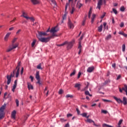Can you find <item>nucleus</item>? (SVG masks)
Returning a JSON list of instances; mask_svg holds the SVG:
<instances>
[{"mask_svg":"<svg viewBox=\"0 0 127 127\" xmlns=\"http://www.w3.org/2000/svg\"><path fill=\"white\" fill-rule=\"evenodd\" d=\"M59 31V28H58V26H56L52 28V29L50 30V33L51 34V36L47 37L38 36V39H39V41H41V42H48V41H49L51 38H54V37H57V36H58V35H57L56 32Z\"/></svg>","mask_w":127,"mask_h":127,"instance_id":"f257e3e1","label":"nucleus"},{"mask_svg":"<svg viewBox=\"0 0 127 127\" xmlns=\"http://www.w3.org/2000/svg\"><path fill=\"white\" fill-rule=\"evenodd\" d=\"M70 3H71V8L69 9V12L70 14H73L76 11V8L74 7L75 4H74L73 0H68V2L66 3L65 10H67V7L70 5Z\"/></svg>","mask_w":127,"mask_h":127,"instance_id":"f03ea898","label":"nucleus"},{"mask_svg":"<svg viewBox=\"0 0 127 127\" xmlns=\"http://www.w3.org/2000/svg\"><path fill=\"white\" fill-rule=\"evenodd\" d=\"M67 45V49H71L73 47V45L75 44V40H72L71 42H65L62 44L58 45V46H64V45Z\"/></svg>","mask_w":127,"mask_h":127,"instance_id":"7ed1b4c3","label":"nucleus"},{"mask_svg":"<svg viewBox=\"0 0 127 127\" xmlns=\"http://www.w3.org/2000/svg\"><path fill=\"white\" fill-rule=\"evenodd\" d=\"M21 16L25 18L26 20H30V21L32 22L34 21V18H33V17L28 16V15L26 12L23 11Z\"/></svg>","mask_w":127,"mask_h":127,"instance_id":"20e7f679","label":"nucleus"},{"mask_svg":"<svg viewBox=\"0 0 127 127\" xmlns=\"http://www.w3.org/2000/svg\"><path fill=\"white\" fill-rule=\"evenodd\" d=\"M6 107V104H4L2 107L0 108V120L3 119L4 117V110Z\"/></svg>","mask_w":127,"mask_h":127,"instance_id":"39448f33","label":"nucleus"},{"mask_svg":"<svg viewBox=\"0 0 127 127\" xmlns=\"http://www.w3.org/2000/svg\"><path fill=\"white\" fill-rule=\"evenodd\" d=\"M50 32V28H49L46 32H38V34H37V37L38 38V36L39 37H42V36H46V35H49L47 33Z\"/></svg>","mask_w":127,"mask_h":127,"instance_id":"423d86ee","label":"nucleus"},{"mask_svg":"<svg viewBox=\"0 0 127 127\" xmlns=\"http://www.w3.org/2000/svg\"><path fill=\"white\" fill-rule=\"evenodd\" d=\"M18 46V43H16L15 44H12V45L10 46L7 49L6 52H10L11 50H13V49H15L16 47Z\"/></svg>","mask_w":127,"mask_h":127,"instance_id":"0eeeda50","label":"nucleus"},{"mask_svg":"<svg viewBox=\"0 0 127 127\" xmlns=\"http://www.w3.org/2000/svg\"><path fill=\"white\" fill-rule=\"evenodd\" d=\"M83 38H84V36L82 35L79 39V45L78 47V49L79 50V52H78L79 55L81 54V52H82V46L81 45V40H82V39H83Z\"/></svg>","mask_w":127,"mask_h":127,"instance_id":"6e6552de","label":"nucleus"},{"mask_svg":"<svg viewBox=\"0 0 127 127\" xmlns=\"http://www.w3.org/2000/svg\"><path fill=\"white\" fill-rule=\"evenodd\" d=\"M14 76V71L13 72V74H11L10 75H7V84L9 85L10 84V82H11V77H13Z\"/></svg>","mask_w":127,"mask_h":127,"instance_id":"1a4fd4ad","label":"nucleus"},{"mask_svg":"<svg viewBox=\"0 0 127 127\" xmlns=\"http://www.w3.org/2000/svg\"><path fill=\"white\" fill-rule=\"evenodd\" d=\"M68 25L70 29H73L74 28V24H73L72 22H71V20H70V19H68Z\"/></svg>","mask_w":127,"mask_h":127,"instance_id":"9d476101","label":"nucleus"},{"mask_svg":"<svg viewBox=\"0 0 127 127\" xmlns=\"http://www.w3.org/2000/svg\"><path fill=\"white\" fill-rule=\"evenodd\" d=\"M49 2L52 4L53 7H56L57 6V4H56V1L54 0H49Z\"/></svg>","mask_w":127,"mask_h":127,"instance_id":"9b49d317","label":"nucleus"},{"mask_svg":"<svg viewBox=\"0 0 127 127\" xmlns=\"http://www.w3.org/2000/svg\"><path fill=\"white\" fill-rule=\"evenodd\" d=\"M10 34H11V32H8L5 36L4 37V41L6 42L7 40H8V38H9V36H10Z\"/></svg>","mask_w":127,"mask_h":127,"instance_id":"f8f14e48","label":"nucleus"},{"mask_svg":"<svg viewBox=\"0 0 127 127\" xmlns=\"http://www.w3.org/2000/svg\"><path fill=\"white\" fill-rule=\"evenodd\" d=\"M103 1H104V0H99L97 4V8H98V9H101V6L102 4H103Z\"/></svg>","mask_w":127,"mask_h":127,"instance_id":"ddd939ff","label":"nucleus"},{"mask_svg":"<svg viewBox=\"0 0 127 127\" xmlns=\"http://www.w3.org/2000/svg\"><path fill=\"white\" fill-rule=\"evenodd\" d=\"M19 66H20V63L18 64L16 67L17 72L16 73V75H15L16 78H17V77H18V75H19Z\"/></svg>","mask_w":127,"mask_h":127,"instance_id":"4468645a","label":"nucleus"},{"mask_svg":"<svg viewBox=\"0 0 127 127\" xmlns=\"http://www.w3.org/2000/svg\"><path fill=\"white\" fill-rule=\"evenodd\" d=\"M113 98L115 99V100L118 103V104H121V103H123V100L121 99V98H118L116 96H114Z\"/></svg>","mask_w":127,"mask_h":127,"instance_id":"2eb2a0df","label":"nucleus"},{"mask_svg":"<svg viewBox=\"0 0 127 127\" xmlns=\"http://www.w3.org/2000/svg\"><path fill=\"white\" fill-rule=\"evenodd\" d=\"M94 69H95L94 66L89 67L87 69V72H88V73H91V72H93V71H94Z\"/></svg>","mask_w":127,"mask_h":127,"instance_id":"dca6fc26","label":"nucleus"},{"mask_svg":"<svg viewBox=\"0 0 127 127\" xmlns=\"http://www.w3.org/2000/svg\"><path fill=\"white\" fill-rule=\"evenodd\" d=\"M15 115H16V111L14 110L11 113V118L13 120H15Z\"/></svg>","mask_w":127,"mask_h":127,"instance_id":"f3484780","label":"nucleus"},{"mask_svg":"<svg viewBox=\"0 0 127 127\" xmlns=\"http://www.w3.org/2000/svg\"><path fill=\"white\" fill-rule=\"evenodd\" d=\"M27 85L29 90H33V86H32V85H31V83L28 82Z\"/></svg>","mask_w":127,"mask_h":127,"instance_id":"a211bd4d","label":"nucleus"},{"mask_svg":"<svg viewBox=\"0 0 127 127\" xmlns=\"http://www.w3.org/2000/svg\"><path fill=\"white\" fill-rule=\"evenodd\" d=\"M36 78L37 80L40 79V76L39 75V71H37L36 73Z\"/></svg>","mask_w":127,"mask_h":127,"instance_id":"6ab92c4d","label":"nucleus"},{"mask_svg":"<svg viewBox=\"0 0 127 127\" xmlns=\"http://www.w3.org/2000/svg\"><path fill=\"white\" fill-rule=\"evenodd\" d=\"M82 5H83V4L80 2V1H78L77 4H76V7H77V8H81V7Z\"/></svg>","mask_w":127,"mask_h":127,"instance_id":"aec40b11","label":"nucleus"},{"mask_svg":"<svg viewBox=\"0 0 127 127\" xmlns=\"http://www.w3.org/2000/svg\"><path fill=\"white\" fill-rule=\"evenodd\" d=\"M122 103H123L124 105H127V99L126 98V97H123Z\"/></svg>","mask_w":127,"mask_h":127,"instance_id":"412c9836","label":"nucleus"},{"mask_svg":"<svg viewBox=\"0 0 127 127\" xmlns=\"http://www.w3.org/2000/svg\"><path fill=\"white\" fill-rule=\"evenodd\" d=\"M31 2L33 4H38L39 1L38 0H31Z\"/></svg>","mask_w":127,"mask_h":127,"instance_id":"4be33fe9","label":"nucleus"},{"mask_svg":"<svg viewBox=\"0 0 127 127\" xmlns=\"http://www.w3.org/2000/svg\"><path fill=\"white\" fill-rule=\"evenodd\" d=\"M98 31L99 32H102L103 31V25H101L99 27H98Z\"/></svg>","mask_w":127,"mask_h":127,"instance_id":"5701e85b","label":"nucleus"},{"mask_svg":"<svg viewBox=\"0 0 127 127\" xmlns=\"http://www.w3.org/2000/svg\"><path fill=\"white\" fill-rule=\"evenodd\" d=\"M80 86H81V84H80V83H76V84H75L74 87H75V88H77L78 90H80Z\"/></svg>","mask_w":127,"mask_h":127,"instance_id":"b1692460","label":"nucleus"},{"mask_svg":"<svg viewBox=\"0 0 127 127\" xmlns=\"http://www.w3.org/2000/svg\"><path fill=\"white\" fill-rule=\"evenodd\" d=\"M67 14H68V12H67V11L65 10V13H64V15L63 16V20L66 19Z\"/></svg>","mask_w":127,"mask_h":127,"instance_id":"393cba45","label":"nucleus"},{"mask_svg":"<svg viewBox=\"0 0 127 127\" xmlns=\"http://www.w3.org/2000/svg\"><path fill=\"white\" fill-rule=\"evenodd\" d=\"M95 17H96V14H92V17L91 18V23H93L94 22V20L95 19Z\"/></svg>","mask_w":127,"mask_h":127,"instance_id":"a878e982","label":"nucleus"},{"mask_svg":"<svg viewBox=\"0 0 127 127\" xmlns=\"http://www.w3.org/2000/svg\"><path fill=\"white\" fill-rule=\"evenodd\" d=\"M112 38V35L109 34L107 36V37L105 38L106 40H109V39H111Z\"/></svg>","mask_w":127,"mask_h":127,"instance_id":"bb28decb","label":"nucleus"},{"mask_svg":"<svg viewBox=\"0 0 127 127\" xmlns=\"http://www.w3.org/2000/svg\"><path fill=\"white\" fill-rule=\"evenodd\" d=\"M37 40L34 39L33 40V42L32 43V47H34V45H35V43H36V42Z\"/></svg>","mask_w":127,"mask_h":127,"instance_id":"cd10ccee","label":"nucleus"},{"mask_svg":"<svg viewBox=\"0 0 127 127\" xmlns=\"http://www.w3.org/2000/svg\"><path fill=\"white\" fill-rule=\"evenodd\" d=\"M102 101L103 102H105V103H112L113 101H112V100H107V99H102Z\"/></svg>","mask_w":127,"mask_h":127,"instance_id":"c85d7f7f","label":"nucleus"},{"mask_svg":"<svg viewBox=\"0 0 127 127\" xmlns=\"http://www.w3.org/2000/svg\"><path fill=\"white\" fill-rule=\"evenodd\" d=\"M41 66H42V64H40L37 66V68L39 69L42 70V67Z\"/></svg>","mask_w":127,"mask_h":127,"instance_id":"c756f323","label":"nucleus"},{"mask_svg":"<svg viewBox=\"0 0 127 127\" xmlns=\"http://www.w3.org/2000/svg\"><path fill=\"white\" fill-rule=\"evenodd\" d=\"M122 123H123V120H120L118 124V127H121V125H122Z\"/></svg>","mask_w":127,"mask_h":127,"instance_id":"7c9ffc66","label":"nucleus"},{"mask_svg":"<svg viewBox=\"0 0 127 127\" xmlns=\"http://www.w3.org/2000/svg\"><path fill=\"white\" fill-rule=\"evenodd\" d=\"M126 50V44H123L122 46V51L125 52Z\"/></svg>","mask_w":127,"mask_h":127,"instance_id":"2f4dec72","label":"nucleus"},{"mask_svg":"<svg viewBox=\"0 0 127 127\" xmlns=\"http://www.w3.org/2000/svg\"><path fill=\"white\" fill-rule=\"evenodd\" d=\"M86 122L87 123H95V122H94V121L93 120H91L90 119H87V120H86Z\"/></svg>","mask_w":127,"mask_h":127,"instance_id":"473e14b6","label":"nucleus"},{"mask_svg":"<svg viewBox=\"0 0 127 127\" xmlns=\"http://www.w3.org/2000/svg\"><path fill=\"white\" fill-rule=\"evenodd\" d=\"M76 74V70H74L72 72H71L70 74V77H72V76H74Z\"/></svg>","mask_w":127,"mask_h":127,"instance_id":"72a5a7b5","label":"nucleus"},{"mask_svg":"<svg viewBox=\"0 0 127 127\" xmlns=\"http://www.w3.org/2000/svg\"><path fill=\"white\" fill-rule=\"evenodd\" d=\"M16 40H17V38H14L12 41V44H14V42H16Z\"/></svg>","mask_w":127,"mask_h":127,"instance_id":"f704fd0d","label":"nucleus"},{"mask_svg":"<svg viewBox=\"0 0 127 127\" xmlns=\"http://www.w3.org/2000/svg\"><path fill=\"white\" fill-rule=\"evenodd\" d=\"M15 103L17 107H18L19 106V101H18V99H16Z\"/></svg>","mask_w":127,"mask_h":127,"instance_id":"c9c22d12","label":"nucleus"},{"mask_svg":"<svg viewBox=\"0 0 127 127\" xmlns=\"http://www.w3.org/2000/svg\"><path fill=\"white\" fill-rule=\"evenodd\" d=\"M20 32H21V29L18 30L16 32V35H19Z\"/></svg>","mask_w":127,"mask_h":127,"instance_id":"e433bc0d","label":"nucleus"},{"mask_svg":"<svg viewBox=\"0 0 127 127\" xmlns=\"http://www.w3.org/2000/svg\"><path fill=\"white\" fill-rule=\"evenodd\" d=\"M85 94L86 95H88V96H90V97H92V95H91V94H90V93L88 91H86L85 92Z\"/></svg>","mask_w":127,"mask_h":127,"instance_id":"4c0bfd02","label":"nucleus"},{"mask_svg":"<svg viewBox=\"0 0 127 127\" xmlns=\"http://www.w3.org/2000/svg\"><path fill=\"white\" fill-rule=\"evenodd\" d=\"M16 88V85H13L12 88V91H13V92H14V91L15 90Z\"/></svg>","mask_w":127,"mask_h":127,"instance_id":"58836bf2","label":"nucleus"},{"mask_svg":"<svg viewBox=\"0 0 127 127\" xmlns=\"http://www.w3.org/2000/svg\"><path fill=\"white\" fill-rule=\"evenodd\" d=\"M113 11L115 13V14H118V11H117V9H116L115 8H113Z\"/></svg>","mask_w":127,"mask_h":127,"instance_id":"ea45409f","label":"nucleus"},{"mask_svg":"<svg viewBox=\"0 0 127 127\" xmlns=\"http://www.w3.org/2000/svg\"><path fill=\"white\" fill-rule=\"evenodd\" d=\"M66 98H73V95H70V94H67V95H66Z\"/></svg>","mask_w":127,"mask_h":127,"instance_id":"a19ab883","label":"nucleus"},{"mask_svg":"<svg viewBox=\"0 0 127 127\" xmlns=\"http://www.w3.org/2000/svg\"><path fill=\"white\" fill-rule=\"evenodd\" d=\"M60 121L62 123H64V122H66L67 120H65L64 118H61Z\"/></svg>","mask_w":127,"mask_h":127,"instance_id":"79ce46f5","label":"nucleus"},{"mask_svg":"<svg viewBox=\"0 0 127 127\" xmlns=\"http://www.w3.org/2000/svg\"><path fill=\"white\" fill-rule=\"evenodd\" d=\"M101 113L103 114H108V111H107V110H101Z\"/></svg>","mask_w":127,"mask_h":127,"instance_id":"37998d69","label":"nucleus"},{"mask_svg":"<svg viewBox=\"0 0 127 127\" xmlns=\"http://www.w3.org/2000/svg\"><path fill=\"white\" fill-rule=\"evenodd\" d=\"M81 116L86 118L87 117V113H82V114H81Z\"/></svg>","mask_w":127,"mask_h":127,"instance_id":"c03bdc74","label":"nucleus"},{"mask_svg":"<svg viewBox=\"0 0 127 127\" xmlns=\"http://www.w3.org/2000/svg\"><path fill=\"white\" fill-rule=\"evenodd\" d=\"M125 7H124V6H122L121 7V8H120V10H121V11H125Z\"/></svg>","mask_w":127,"mask_h":127,"instance_id":"a18cd8bd","label":"nucleus"},{"mask_svg":"<svg viewBox=\"0 0 127 127\" xmlns=\"http://www.w3.org/2000/svg\"><path fill=\"white\" fill-rule=\"evenodd\" d=\"M92 13V10L90 9L89 14H88V17L90 18L91 17V14Z\"/></svg>","mask_w":127,"mask_h":127,"instance_id":"49530a36","label":"nucleus"},{"mask_svg":"<svg viewBox=\"0 0 127 127\" xmlns=\"http://www.w3.org/2000/svg\"><path fill=\"white\" fill-rule=\"evenodd\" d=\"M63 93V90L60 89L59 91V95H61Z\"/></svg>","mask_w":127,"mask_h":127,"instance_id":"de8ad7c7","label":"nucleus"},{"mask_svg":"<svg viewBox=\"0 0 127 127\" xmlns=\"http://www.w3.org/2000/svg\"><path fill=\"white\" fill-rule=\"evenodd\" d=\"M105 16H106V13L104 12V14H103V15L101 16V18L103 19V18H104V17H105Z\"/></svg>","mask_w":127,"mask_h":127,"instance_id":"09e8293b","label":"nucleus"},{"mask_svg":"<svg viewBox=\"0 0 127 127\" xmlns=\"http://www.w3.org/2000/svg\"><path fill=\"white\" fill-rule=\"evenodd\" d=\"M125 32H123V31H119V34H120V35H123L124 33Z\"/></svg>","mask_w":127,"mask_h":127,"instance_id":"8fccbe9b","label":"nucleus"},{"mask_svg":"<svg viewBox=\"0 0 127 127\" xmlns=\"http://www.w3.org/2000/svg\"><path fill=\"white\" fill-rule=\"evenodd\" d=\"M103 26H104V29H106V26H107V23L106 22H104Z\"/></svg>","mask_w":127,"mask_h":127,"instance_id":"3c124183","label":"nucleus"},{"mask_svg":"<svg viewBox=\"0 0 127 127\" xmlns=\"http://www.w3.org/2000/svg\"><path fill=\"white\" fill-rule=\"evenodd\" d=\"M76 112L77 113V115H80V111L79 110V109L76 108Z\"/></svg>","mask_w":127,"mask_h":127,"instance_id":"603ef678","label":"nucleus"},{"mask_svg":"<svg viewBox=\"0 0 127 127\" xmlns=\"http://www.w3.org/2000/svg\"><path fill=\"white\" fill-rule=\"evenodd\" d=\"M37 84H39V85H41V82H40V79L37 80Z\"/></svg>","mask_w":127,"mask_h":127,"instance_id":"864d4df0","label":"nucleus"},{"mask_svg":"<svg viewBox=\"0 0 127 127\" xmlns=\"http://www.w3.org/2000/svg\"><path fill=\"white\" fill-rule=\"evenodd\" d=\"M124 22H121L120 24V27H124Z\"/></svg>","mask_w":127,"mask_h":127,"instance_id":"5fc2aeb1","label":"nucleus"},{"mask_svg":"<svg viewBox=\"0 0 127 127\" xmlns=\"http://www.w3.org/2000/svg\"><path fill=\"white\" fill-rule=\"evenodd\" d=\"M80 76H81V72L80 71L78 74V76H77L78 79H79V78H80Z\"/></svg>","mask_w":127,"mask_h":127,"instance_id":"6e6d98bb","label":"nucleus"},{"mask_svg":"<svg viewBox=\"0 0 127 127\" xmlns=\"http://www.w3.org/2000/svg\"><path fill=\"white\" fill-rule=\"evenodd\" d=\"M14 85H15V86L17 85V80H15Z\"/></svg>","mask_w":127,"mask_h":127,"instance_id":"4d7b16f0","label":"nucleus"},{"mask_svg":"<svg viewBox=\"0 0 127 127\" xmlns=\"http://www.w3.org/2000/svg\"><path fill=\"white\" fill-rule=\"evenodd\" d=\"M13 29H14V27H11V28H10L9 29V30L10 31H11V30H13Z\"/></svg>","mask_w":127,"mask_h":127,"instance_id":"13d9d810","label":"nucleus"},{"mask_svg":"<svg viewBox=\"0 0 127 127\" xmlns=\"http://www.w3.org/2000/svg\"><path fill=\"white\" fill-rule=\"evenodd\" d=\"M89 86V83H88L87 82V86L85 87V88H84V90H87V89H88V86Z\"/></svg>","mask_w":127,"mask_h":127,"instance_id":"bf43d9fd","label":"nucleus"},{"mask_svg":"<svg viewBox=\"0 0 127 127\" xmlns=\"http://www.w3.org/2000/svg\"><path fill=\"white\" fill-rule=\"evenodd\" d=\"M30 79H31V81H32V82L33 81V79H34V78H33V77L32 76H30Z\"/></svg>","mask_w":127,"mask_h":127,"instance_id":"052dcab7","label":"nucleus"},{"mask_svg":"<svg viewBox=\"0 0 127 127\" xmlns=\"http://www.w3.org/2000/svg\"><path fill=\"white\" fill-rule=\"evenodd\" d=\"M67 118H69V117H72V114H68L67 115Z\"/></svg>","mask_w":127,"mask_h":127,"instance_id":"680f3d73","label":"nucleus"},{"mask_svg":"<svg viewBox=\"0 0 127 127\" xmlns=\"http://www.w3.org/2000/svg\"><path fill=\"white\" fill-rule=\"evenodd\" d=\"M123 36H124V37H127V34L125 33H123Z\"/></svg>","mask_w":127,"mask_h":127,"instance_id":"e2e57ef3","label":"nucleus"},{"mask_svg":"<svg viewBox=\"0 0 127 127\" xmlns=\"http://www.w3.org/2000/svg\"><path fill=\"white\" fill-rule=\"evenodd\" d=\"M23 73V67H22L21 70V75H22Z\"/></svg>","mask_w":127,"mask_h":127,"instance_id":"0e129e2a","label":"nucleus"},{"mask_svg":"<svg viewBox=\"0 0 127 127\" xmlns=\"http://www.w3.org/2000/svg\"><path fill=\"white\" fill-rule=\"evenodd\" d=\"M119 79H121V75H118L117 78V80H119Z\"/></svg>","mask_w":127,"mask_h":127,"instance_id":"69168bd1","label":"nucleus"},{"mask_svg":"<svg viewBox=\"0 0 127 127\" xmlns=\"http://www.w3.org/2000/svg\"><path fill=\"white\" fill-rule=\"evenodd\" d=\"M64 127H69V124L67 123V124H66Z\"/></svg>","mask_w":127,"mask_h":127,"instance_id":"338daca9","label":"nucleus"},{"mask_svg":"<svg viewBox=\"0 0 127 127\" xmlns=\"http://www.w3.org/2000/svg\"><path fill=\"white\" fill-rule=\"evenodd\" d=\"M112 23H115V19L114 18H112Z\"/></svg>","mask_w":127,"mask_h":127,"instance_id":"774afa93","label":"nucleus"}]
</instances>
